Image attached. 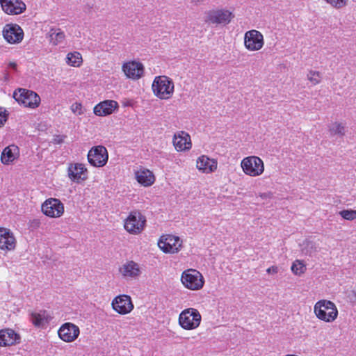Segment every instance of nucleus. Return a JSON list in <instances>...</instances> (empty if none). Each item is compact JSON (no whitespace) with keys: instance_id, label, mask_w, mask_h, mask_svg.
Listing matches in <instances>:
<instances>
[{"instance_id":"nucleus-1","label":"nucleus","mask_w":356,"mask_h":356,"mask_svg":"<svg viewBox=\"0 0 356 356\" xmlns=\"http://www.w3.org/2000/svg\"><path fill=\"white\" fill-rule=\"evenodd\" d=\"M154 94L161 99H168L174 92L172 81L165 76H156L152 86Z\"/></svg>"},{"instance_id":"nucleus-2","label":"nucleus","mask_w":356,"mask_h":356,"mask_svg":"<svg viewBox=\"0 0 356 356\" xmlns=\"http://www.w3.org/2000/svg\"><path fill=\"white\" fill-rule=\"evenodd\" d=\"M314 313L318 318L325 322L334 321L338 315L335 305L326 300H321L316 303Z\"/></svg>"},{"instance_id":"nucleus-3","label":"nucleus","mask_w":356,"mask_h":356,"mask_svg":"<svg viewBox=\"0 0 356 356\" xmlns=\"http://www.w3.org/2000/svg\"><path fill=\"white\" fill-rule=\"evenodd\" d=\"M13 98L25 107L37 108L40 103V96L35 92L24 88H17L13 92Z\"/></svg>"},{"instance_id":"nucleus-4","label":"nucleus","mask_w":356,"mask_h":356,"mask_svg":"<svg viewBox=\"0 0 356 356\" xmlns=\"http://www.w3.org/2000/svg\"><path fill=\"white\" fill-rule=\"evenodd\" d=\"M181 281L186 288L193 291L201 289L204 284L202 275L193 268L187 269L182 273Z\"/></svg>"},{"instance_id":"nucleus-5","label":"nucleus","mask_w":356,"mask_h":356,"mask_svg":"<svg viewBox=\"0 0 356 356\" xmlns=\"http://www.w3.org/2000/svg\"><path fill=\"white\" fill-rule=\"evenodd\" d=\"M201 319V315L197 309L188 308L179 314V323L185 330H193L200 325Z\"/></svg>"},{"instance_id":"nucleus-6","label":"nucleus","mask_w":356,"mask_h":356,"mask_svg":"<svg viewBox=\"0 0 356 356\" xmlns=\"http://www.w3.org/2000/svg\"><path fill=\"white\" fill-rule=\"evenodd\" d=\"M241 165L244 173L251 177L259 176L264 171L263 161L256 156H251L243 159Z\"/></svg>"},{"instance_id":"nucleus-7","label":"nucleus","mask_w":356,"mask_h":356,"mask_svg":"<svg viewBox=\"0 0 356 356\" xmlns=\"http://www.w3.org/2000/svg\"><path fill=\"white\" fill-rule=\"evenodd\" d=\"M232 13L227 10H211L206 13L204 22L209 24H228L232 18H234Z\"/></svg>"},{"instance_id":"nucleus-8","label":"nucleus","mask_w":356,"mask_h":356,"mask_svg":"<svg viewBox=\"0 0 356 356\" xmlns=\"http://www.w3.org/2000/svg\"><path fill=\"white\" fill-rule=\"evenodd\" d=\"M145 218L139 211H131L124 222V229L129 233H140L145 225Z\"/></svg>"},{"instance_id":"nucleus-9","label":"nucleus","mask_w":356,"mask_h":356,"mask_svg":"<svg viewBox=\"0 0 356 356\" xmlns=\"http://www.w3.org/2000/svg\"><path fill=\"white\" fill-rule=\"evenodd\" d=\"M159 248L165 253L178 252L182 247V241L179 237L167 234L161 236L158 242Z\"/></svg>"},{"instance_id":"nucleus-10","label":"nucleus","mask_w":356,"mask_h":356,"mask_svg":"<svg viewBox=\"0 0 356 356\" xmlns=\"http://www.w3.org/2000/svg\"><path fill=\"white\" fill-rule=\"evenodd\" d=\"M108 152L106 147L99 145L92 147L88 154V160L95 167H102L108 161Z\"/></svg>"},{"instance_id":"nucleus-11","label":"nucleus","mask_w":356,"mask_h":356,"mask_svg":"<svg viewBox=\"0 0 356 356\" xmlns=\"http://www.w3.org/2000/svg\"><path fill=\"white\" fill-rule=\"evenodd\" d=\"M42 211L47 216L58 218L64 213V206L58 199L49 198L42 204Z\"/></svg>"},{"instance_id":"nucleus-12","label":"nucleus","mask_w":356,"mask_h":356,"mask_svg":"<svg viewBox=\"0 0 356 356\" xmlns=\"http://www.w3.org/2000/svg\"><path fill=\"white\" fill-rule=\"evenodd\" d=\"M264 36L257 30H250L245 33L244 44L250 51H258L264 46Z\"/></svg>"},{"instance_id":"nucleus-13","label":"nucleus","mask_w":356,"mask_h":356,"mask_svg":"<svg viewBox=\"0 0 356 356\" xmlns=\"http://www.w3.org/2000/svg\"><path fill=\"white\" fill-rule=\"evenodd\" d=\"M4 39L10 44L19 43L24 38V31L17 24H6L3 29Z\"/></svg>"},{"instance_id":"nucleus-14","label":"nucleus","mask_w":356,"mask_h":356,"mask_svg":"<svg viewBox=\"0 0 356 356\" xmlns=\"http://www.w3.org/2000/svg\"><path fill=\"white\" fill-rule=\"evenodd\" d=\"M113 309L120 314H127L134 309L130 296L120 295L114 298L112 302Z\"/></svg>"},{"instance_id":"nucleus-15","label":"nucleus","mask_w":356,"mask_h":356,"mask_svg":"<svg viewBox=\"0 0 356 356\" xmlns=\"http://www.w3.org/2000/svg\"><path fill=\"white\" fill-rule=\"evenodd\" d=\"M58 334L63 341L72 342L78 337L79 328L73 323H65L60 327Z\"/></svg>"},{"instance_id":"nucleus-16","label":"nucleus","mask_w":356,"mask_h":356,"mask_svg":"<svg viewBox=\"0 0 356 356\" xmlns=\"http://www.w3.org/2000/svg\"><path fill=\"white\" fill-rule=\"evenodd\" d=\"M67 174L69 178L76 183H80L88 178L87 169L82 163L70 164L68 167Z\"/></svg>"},{"instance_id":"nucleus-17","label":"nucleus","mask_w":356,"mask_h":356,"mask_svg":"<svg viewBox=\"0 0 356 356\" xmlns=\"http://www.w3.org/2000/svg\"><path fill=\"white\" fill-rule=\"evenodd\" d=\"M3 10L9 15H18L26 10L25 3L20 0H0Z\"/></svg>"},{"instance_id":"nucleus-18","label":"nucleus","mask_w":356,"mask_h":356,"mask_svg":"<svg viewBox=\"0 0 356 356\" xmlns=\"http://www.w3.org/2000/svg\"><path fill=\"white\" fill-rule=\"evenodd\" d=\"M122 70L128 78L138 79L143 74L144 67L140 63L132 61L124 64Z\"/></svg>"},{"instance_id":"nucleus-19","label":"nucleus","mask_w":356,"mask_h":356,"mask_svg":"<svg viewBox=\"0 0 356 356\" xmlns=\"http://www.w3.org/2000/svg\"><path fill=\"white\" fill-rule=\"evenodd\" d=\"M20 342V336L12 329H5L0 330V346H10L19 343Z\"/></svg>"},{"instance_id":"nucleus-20","label":"nucleus","mask_w":356,"mask_h":356,"mask_svg":"<svg viewBox=\"0 0 356 356\" xmlns=\"http://www.w3.org/2000/svg\"><path fill=\"white\" fill-rule=\"evenodd\" d=\"M173 145L177 151H184L191 148V137L185 131L175 134L173 138Z\"/></svg>"},{"instance_id":"nucleus-21","label":"nucleus","mask_w":356,"mask_h":356,"mask_svg":"<svg viewBox=\"0 0 356 356\" xmlns=\"http://www.w3.org/2000/svg\"><path fill=\"white\" fill-rule=\"evenodd\" d=\"M118 107V103L113 100H106L94 107V113L98 116H106L111 114Z\"/></svg>"},{"instance_id":"nucleus-22","label":"nucleus","mask_w":356,"mask_h":356,"mask_svg":"<svg viewBox=\"0 0 356 356\" xmlns=\"http://www.w3.org/2000/svg\"><path fill=\"white\" fill-rule=\"evenodd\" d=\"M197 168L204 173H210L217 169V161L210 159L207 156L202 155L197 160Z\"/></svg>"},{"instance_id":"nucleus-23","label":"nucleus","mask_w":356,"mask_h":356,"mask_svg":"<svg viewBox=\"0 0 356 356\" xmlns=\"http://www.w3.org/2000/svg\"><path fill=\"white\" fill-rule=\"evenodd\" d=\"M15 247V238L13 234L6 229H0V248L11 250Z\"/></svg>"},{"instance_id":"nucleus-24","label":"nucleus","mask_w":356,"mask_h":356,"mask_svg":"<svg viewBox=\"0 0 356 356\" xmlns=\"http://www.w3.org/2000/svg\"><path fill=\"white\" fill-rule=\"evenodd\" d=\"M19 156V149L17 145H10L5 147L1 155V161L5 165H9Z\"/></svg>"},{"instance_id":"nucleus-25","label":"nucleus","mask_w":356,"mask_h":356,"mask_svg":"<svg viewBox=\"0 0 356 356\" xmlns=\"http://www.w3.org/2000/svg\"><path fill=\"white\" fill-rule=\"evenodd\" d=\"M120 272L124 277L135 278L140 275V269L138 264L130 261L122 266Z\"/></svg>"},{"instance_id":"nucleus-26","label":"nucleus","mask_w":356,"mask_h":356,"mask_svg":"<svg viewBox=\"0 0 356 356\" xmlns=\"http://www.w3.org/2000/svg\"><path fill=\"white\" fill-rule=\"evenodd\" d=\"M136 179L144 186H149L154 182V176L149 170H139L136 172Z\"/></svg>"},{"instance_id":"nucleus-27","label":"nucleus","mask_w":356,"mask_h":356,"mask_svg":"<svg viewBox=\"0 0 356 356\" xmlns=\"http://www.w3.org/2000/svg\"><path fill=\"white\" fill-rule=\"evenodd\" d=\"M49 42L53 45H58L63 42L65 33L59 28H51L49 31Z\"/></svg>"},{"instance_id":"nucleus-28","label":"nucleus","mask_w":356,"mask_h":356,"mask_svg":"<svg viewBox=\"0 0 356 356\" xmlns=\"http://www.w3.org/2000/svg\"><path fill=\"white\" fill-rule=\"evenodd\" d=\"M31 320L38 327H42L49 323L48 315L45 311L40 313H32Z\"/></svg>"},{"instance_id":"nucleus-29","label":"nucleus","mask_w":356,"mask_h":356,"mask_svg":"<svg viewBox=\"0 0 356 356\" xmlns=\"http://www.w3.org/2000/svg\"><path fill=\"white\" fill-rule=\"evenodd\" d=\"M66 63L73 67H79L82 63L81 55L76 51L69 53L66 57Z\"/></svg>"},{"instance_id":"nucleus-30","label":"nucleus","mask_w":356,"mask_h":356,"mask_svg":"<svg viewBox=\"0 0 356 356\" xmlns=\"http://www.w3.org/2000/svg\"><path fill=\"white\" fill-rule=\"evenodd\" d=\"M329 131L332 136H343L346 133V126L343 123L336 122L330 126Z\"/></svg>"},{"instance_id":"nucleus-31","label":"nucleus","mask_w":356,"mask_h":356,"mask_svg":"<svg viewBox=\"0 0 356 356\" xmlns=\"http://www.w3.org/2000/svg\"><path fill=\"white\" fill-rule=\"evenodd\" d=\"M306 270L305 265L300 260L295 261L291 266V270L296 275H300Z\"/></svg>"},{"instance_id":"nucleus-32","label":"nucleus","mask_w":356,"mask_h":356,"mask_svg":"<svg viewBox=\"0 0 356 356\" xmlns=\"http://www.w3.org/2000/svg\"><path fill=\"white\" fill-rule=\"evenodd\" d=\"M307 77L313 85L318 84L321 81V73L318 71L310 70Z\"/></svg>"},{"instance_id":"nucleus-33","label":"nucleus","mask_w":356,"mask_h":356,"mask_svg":"<svg viewBox=\"0 0 356 356\" xmlns=\"http://www.w3.org/2000/svg\"><path fill=\"white\" fill-rule=\"evenodd\" d=\"M339 215L346 220H353L356 219V210L347 209L339 211Z\"/></svg>"},{"instance_id":"nucleus-34","label":"nucleus","mask_w":356,"mask_h":356,"mask_svg":"<svg viewBox=\"0 0 356 356\" xmlns=\"http://www.w3.org/2000/svg\"><path fill=\"white\" fill-rule=\"evenodd\" d=\"M327 3H330L335 8L339 9L346 6L348 0H325Z\"/></svg>"},{"instance_id":"nucleus-35","label":"nucleus","mask_w":356,"mask_h":356,"mask_svg":"<svg viewBox=\"0 0 356 356\" xmlns=\"http://www.w3.org/2000/svg\"><path fill=\"white\" fill-rule=\"evenodd\" d=\"M303 251H305V253L306 254L312 256L314 253L316 252V247L315 246V244L313 242L308 241L306 242Z\"/></svg>"},{"instance_id":"nucleus-36","label":"nucleus","mask_w":356,"mask_h":356,"mask_svg":"<svg viewBox=\"0 0 356 356\" xmlns=\"http://www.w3.org/2000/svg\"><path fill=\"white\" fill-rule=\"evenodd\" d=\"M40 220L39 219H33L29 222V228L31 231L35 230L40 226Z\"/></svg>"},{"instance_id":"nucleus-37","label":"nucleus","mask_w":356,"mask_h":356,"mask_svg":"<svg viewBox=\"0 0 356 356\" xmlns=\"http://www.w3.org/2000/svg\"><path fill=\"white\" fill-rule=\"evenodd\" d=\"M8 115L6 111L3 108H0V127H2L7 121Z\"/></svg>"},{"instance_id":"nucleus-38","label":"nucleus","mask_w":356,"mask_h":356,"mask_svg":"<svg viewBox=\"0 0 356 356\" xmlns=\"http://www.w3.org/2000/svg\"><path fill=\"white\" fill-rule=\"evenodd\" d=\"M81 108H82L81 104L78 103V102H75L74 104H73L71 106L72 111L74 113H78L79 115L82 113Z\"/></svg>"},{"instance_id":"nucleus-39","label":"nucleus","mask_w":356,"mask_h":356,"mask_svg":"<svg viewBox=\"0 0 356 356\" xmlns=\"http://www.w3.org/2000/svg\"><path fill=\"white\" fill-rule=\"evenodd\" d=\"M66 136L64 135H56L54 136L52 143L56 145L62 144L64 142Z\"/></svg>"},{"instance_id":"nucleus-40","label":"nucleus","mask_w":356,"mask_h":356,"mask_svg":"<svg viewBox=\"0 0 356 356\" xmlns=\"http://www.w3.org/2000/svg\"><path fill=\"white\" fill-rule=\"evenodd\" d=\"M277 270H278L277 267V266H270V268H268L266 270L267 273H269V274H275V273H277Z\"/></svg>"},{"instance_id":"nucleus-41","label":"nucleus","mask_w":356,"mask_h":356,"mask_svg":"<svg viewBox=\"0 0 356 356\" xmlns=\"http://www.w3.org/2000/svg\"><path fill=\"white\" fill-rule=\"evenodd\" d=\"M9 66L13 69H16L17 67V64L15 63H9Z\"/></svg>"},{"instance_id":"nucleus-42","label":"nucleus","mask_w":356,"mask_h":356,"mask_svg":"<svg viewBox=\"0 0 356 356\" xmlns=\"http://www.w3.org/2000/svg\"><path fill=\"white\" fill-rule=\"evenodd\" d=\"M192 1L197 3V2H200V0H192Z\"/></svg>"}]
</instances>
